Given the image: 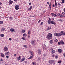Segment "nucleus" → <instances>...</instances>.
I'll return each mask as SVG.
<instances>
[{
    "instance_id": "34",
    "label": "nucleus",
    "mask_w": 65,
    "mask_h": 65,
    "mask_svg": "<svg viewBox=\"0 0 65 65\" xmlns=\"http://www.w3.org/2000/svg\"><path fill=\"white\" fill-rule=\"evenodd\" d=\"M59 16V17H61V14L60 13H58L57 14Z\"/></svg>"
},
{
    "instance_id": "25",
    "label": "nucleus",
    "mask_w": 65,
    "mask_h": 65,
    "mask_svg": "<svg viewBox=\"0 0 65 65\" xmlns=\"http://www.w3.org/2000/svg\"><path fill=\"white\" fill-rule=\"evenodd\" d=\"M53 40H52L50 41V43H51V44H52L53 43Z\"/></svg>"
},
{
    "instance_id": "32",
    "label": "nucleus",
    "mask_w": 65,
    "mask_h": 65,
    "mask_svg": "<svg viewBox=\"0 0 65 65\" xmlns=\"http://www.w3.org/2000/svg\"><path fill=\"white\" fill-rule=\"evenodd\" d=\"M5 30V28H2V29L1 30V31H4Z\"/></svg>"
},
{
    "instance_id": "4",
    "label": "nucleus",
    "mask_w": 65,
    "mask_h": 65,
    "mask_svg": "<svg viewBox=\"0 0 65 65\" xmlns=\"http://www.w3.org/2000/svg\"><path fill=\"white\" fill-rule=\"evenodd\" d=\"M51 6H52V3H50V4L49 5L48 8V10H50L51 9Z\"/></svg>"
},
{
    "instance_id": "24",
    "label": "nucleus",
    "mask_w": 65,
    "mask_h": 65,
    "mask_svg": "<svg viewBox=\"0 0 65 65\" xmlns=\"http://www.w3.org/2000/svg\"><path fill=\"white\" fill-rule=\"evenodd\" d=\"M0 36L1 37H4V34H1L0 35Z\"/></svg>"
},
{
    "instance_id": "1",
    "label": "nucleus",
    "mask_w": 65,
    "mask_h": 65,
    "mask_svg": "<svg viewBox=\"0 0 65 65\" xmlns=\"http://www.w3.org/2000/svg\"><path fill=\"white\" fill-rule=\"evenodd\" d=\"M52 34L51 33H49L48 34V36H47V38L49 39H52Z\"/></svg>"
},
{
    "instance_id": "58",
    "label": "nucleus",
    "mask_w": 65,
    "mask_h": 65,
    "mask_svg": "<svg viewBox=\"0 0 65 65\" xmlns=\"http://www.w3.org/2000/svg\"><path fill=\"white\" fill-rule=\"evenodd\" d=\"M29 5L30 6V5H31V3H29Z\"/></svg>"
},
{
    "instance_id": "33",
    "label": "nucleus",
    "mask_w": 65,
    "mask_h": 65,
    "mask_svg": "<svg viewBox=\"0 0 65 65\" xmlns=\"http://www.w3.org/2000/svg\"><path fill=\"white\" fill-rule=\"evenodd\" d=\"M25 59H26V58H24L22 59L21 60L22 61H24V60H25Z\"/></svg>"
},
{
    "instance_id": "5",
    "label": "nucleus",
    "mask_w": 65,
    "mask_h": 65,
    "mask_svg": "<svg viewBox=\"0 0 65 65\" xmlns=\"http://www.w3.org/2000/svg\"><path fill=\"white\" fill-rule=\"evenodd\" d=\"M60 33H61V35H62L63 36H64V35H65V32H64V31H61L60 32Z\"/></svg>"
},
{
    "instance_id": "41",
    "label": "nucleus",
    "mask_w": 65,
    "mask_h": 65,
    "mask_svg": "<svg viewBox=\"0 0 65 65\" xmlns=\"http://www.w3.org/2000/svg\"><path fill=\"white\" fill-rule=\"evenodd\" d=\"M58 45H61V43L60 42H58Z\"/></svg>"
},
{
    "instance_id": "60",
    "label": "nucleus",
    "mask_w": 65,
    "mask_h": 65,
    "mask_svg": "<svg viewBox=\"0 0 65 65\" xmlns=\"http://www.w3.org/2000/svg\"><path fill=\"white\" fill-rule=\"evenodd\" d=\"M38 60H40V58H38Z\"/></svg>"
},
{
    "instance_id": "3",
    "label": "nucleus",
    "mask_w": 65,
    "mask_h": 65,
    "mask_svg": "<svg viewBox=\"0 0 65 65\" xmlns=\"http://www.w3.org/2000/svg\"><path fill=\"white\" fill-rule=\"evenodd\" d=\"M15 8L16 10H18L19 9V6L18 5H16Z\"/></svg>"
},
{
    "instance_id": "48",
    "label": "nucleus",
    "mask_w": 65,
    "mask_h": 65,
    "mask_svg": "<svg viewBox=\"0 0 65 65\" xmlns=\"http://www.w3.org/2000/svg\"><path fill=\"white\" fill-rule=\"evenodd\" d=\"M62 14H63L64 15H65V13L64 12H62Z\"/></svg>"
},
{
    "instance_id": "54",
    "label": "nucleus",
    "mask_w": 65,
    "mask_h": 65,
    "mask_svg": "<svg viewBox=\"0 0 65 65\" xmlns=\"http://www.w3.org/2000/svg\"><path fill=\"white\" fill-rule=\"evenodd\" d=\"M43 56H44V57H45V54H44L43 55Z\"/></svg>"
},
{
    "instance_id": "39",
    "label": "nucleus",
    "mask_w": 65,
    "mask_h": 65,
    "mask_svg": "<svg viewBox=\"0 0 65 65\" xmlns=\"http://www.w3.org/2000/svg\"><path fill=\"white\" fill-rule=\"evenodd\" d=\"M3 21H0V24H3Z\"/></svg>"
},
{
    "instance_id": "21",
    "label": "nucleus",
    "mask_w": 65,
    "mask_h": 65,
    "mask_svg": "<svg viewBox=\"0 0 65 65\" xmlns=\"http://www.w3.org/2000/svg\"><path fill=\"white\" fill-rule=\"evenodd\" d=\"M12 2H13L12 1H10L9 4V5L10 4H11L12 3Z\"/></svg>"
},
{
    "instance_id": "63",
    "label": "nucleus",
    "mask_w": 65,
    "mask_h": 65,
    "mask_svg": "<svg viewBox=\"0 0 65 65\" xmlns=\"http://www.w3.org/2000/svg\"><path fill=\"white\" fill-rule=\"evenodd\" d=\"M1 61H3V60L2 59H1Z\"/></svg>"
},
{
    "instance_id": "27",
    "label": "nucleus",
    "mask_w": 65,
    "mask_h": 65,
    "mask_svg": "<svg viewBox=\"0 0 65 65\" xmlns=\"http://www.w3.org/2000/svg\"><path fill=\"white\" fill-rule=\"evenodd\" d=\"M47 22L48 24H50L51 23V20H48Z\"/></svg>"
},
{
    "instance_id": "9",
    "label": "nucleus",
    "mask_w": 65,
    "mask_h": 65,
    "mask_svg": "<svg viewBox=\"0 0 65 65\" xmlns=\"http://www.w3.org/2000/svg\"><path fill=\"white\" fill-rule=\"evenodd\" d=\"M58 51L59 53H62V49H58Z\"/></svg>"
},
{
    "instance_id": "12",
    "label": "nucleus",
    "mask_w": 65,
    "mask_h": 65,
    "mask_svg": "<svg viewBox=\"0 0 65 65\" xmlns=\"http://www.w3.org/2000/svg\"><path fill=\"white\" fill-rule=\"evenodd\" d=\"M1 56L2 57H3V58H4V57H5V55H4V54L3 53H1Z\"/></svg>"
},
{
    "instance_id": "14",
    "label": "nucleus",
    "mask_w": 65,
    "mask_h": 65,
    "mask_svg": "<svg viewBox=\"0 0 65 65\" xmlns=\"http://www.w3.org/2000/svg\"><path fill=\"white\" fill-rule=\"evenodd\" d=\"M51 23L52 24H54L55 25L56 24L55 23V22L54 21H51Z\"/></svg>"
},
{
    "instance_id": "53",
    "label": "nucleus",
    "mask_w": 65,
    "mask_h": 65,
    "mask_svg": "<svg viewBox=\"0 0 65 65\" xmlns=\"http://www.w3.org/2000/svg\"><path fill=\"white\" fill-rule=\"evenodd\" d=\"M11 39H11V38H10L9 39V40L11 41Z\"/></svg>"
},
{
    "instance_id": "10",
    "label": "nucleus",
    "mask_w": 65,
    "mask_h": 65,
    "mask_svg": "<svg viewBox=\"0 0 65 65\" xmlns=\"http://www.w3.org/2000/svg\"><path fill=\"white\" fill-rule=\"evenodd\" d=\"M38 54L39 55H41V51L40 50H38Z\"/></svg>"
},
{
    "instance_id": "47",
    "label": "nucleus",
    "mask_w": 65,
    "mask_h": 65,
    "mask_svg": "<svg viewBox=\"0 0 65 65\" xmlns=\"http://www.w3.org/2000/svg\"><path fill=\"white\" fill-rule=\"evenodd\" d=\"M8 18H9V19H10V20H12V17H10Z\"/></svg>"
},
{
    "instance_id": "20",
    "label": "nucleus",
    "mask_w": 65,
    "mask_h": 65,
    "mask_svg": "<svg viewBox=\"0 0 65 65\" xmlns=\"http://www.w3.org/2000/svg\"><path fill=\"white\" fill-rule=\"evenodd\" d=\"M60 43H61L63 45L64 44V43L63 42V41H60Z\"/></svg>"
},
{
    "instance_id": "57",
    "label": "nucleus",
    "mask_w": 65,
    "mask_h": 65,
    "mask_svg": "<svg viewBox=\"0 0 65 65\" xmlns=\"http://www.w3.org/2000/svg\"><path fill=\"white\" fill-rule=\"evenodd\" d=\"M55 58H58V56H55Z\"/></svg>"
},
{
    "instance_id": "49",
    "label": "nucleus",
    "mask_w": 65,
    "mask_h": 65,
    "mask_svg": "<svg viewBox=\"0 0 65 65\" xmlns=\"http://www.w3.org/2000/svg\"><path fill=\"white\" fill-rule=\"evenodd\" d=\"M22 39H23V40H24L25 39V38L24 37H22Z\"/></svg>"
},
{
    "instance_id": "62",
    "label": "nucleus",
    "mask_w": 65,
    "mask_h": 65,
    "mask_svg": "<svg viewBox=\"0 0 65 65\" xmlns=\"http://www.w3.org/2000/svg\"><path fill=\"white\" fill-rule=\"evenodd\" d=\"M63 10H64V12H65V8H64V9Z\"/></svg>"
},
{
    "instance_id": "26",
    "label": "nucleus",
    "mask_w": 65,
    "mask_h": 65,
    "mask_svg": "<svg viewBox=\"0 0 65 65\" xmlns=\"http://www.w3.org/2000/svg\"><path fill=\"white\" fill-rule=\"evenodd\" d=\"M51 29V27H48V28H47V30H50Z\"/></svg>"
},
{
    "instance_id": "64",
    "label": "nucleus",
    "mask_w": 65,
    "mask_h": 65,
    "mask_svg": "<svg viewBox=\"0 0 65 65\" xmlns=\"http://www.w3.org/2000/svg\"><path fill=\"white\" fill-rule=\"evenodd\" d=\"M1 8H2V7H1V6H0V9H1Z\"/></svg>"
},
{
    "instance_id": "59",
    "label": "nucleus",
    "mask_w": 65,
    "mask_h": 65,
    "mask_svg": "<svg viewBox=\"0 0 65 65\" xmlns=\"http://www.w3.org/2000/svg\"><path fill=\"white\" fill-rule=\"evenodd\" d=\"M14 56H17V54H14Z\"/></svg>"
},
{
    "instance_id": "35",
    "label": "nucleus",
    "mask_w": 65,
    "mask_h": 65,
    "mask_svg": "<svg viewBox=\"0 0 65 65\" xmlns=\"http://www.w3.org/2000/svg\"><path fill=\"white\" fill-rule=\"evenodd\" d=\"M28 34H31V31H30L29 30H28Z\"/></svg>"
},
{
    "instance_id": "38",
    "label": "nucleus",
    "mask_w": 65,
    "mask_h": 65,
    "mask_svg": "<svg viewBox=\"0 0 65 65\" xmlns=\"http://www.w3.org/2000/svg\"><path fill=\"white\" fill-rule=\"evenodd\" d=\"M52 52L53 53H55V50H53L52 51Z\"/></svg>"
},
{
    "instance_id": "16",
    "label": "nucleus",
    "mask_w": 65,
    "mask_h": 65,
    "mask_svg": "<svg viewBox=\"0 0 65 65\" xmlns=\"http://www.w3.org/2000/svg\"><path fill=\"white\" fill-rule=\"evenodd\" d=\"M25 31H26L25 30H22L21 31V33H22L23 34L24 33V32H25Z\"/></svg>"
},
{
    "instance_id": "52",
    "label": "nucleus",
    "mask_w": 65,
    "mask_h": 65,
    "mask_svg": "<svg viewBox=\"0 0 65 65\" xmlns=\"http://www.w3.org/2000/svg\"><path fill=\"white\" fill-rule=\"evenodd\" d=\"M61 5V4H60L59 3H58L57 4V5Z\"/></svg>"
},
{
    "instance_id": "36",
    "label": "nucleus",
    "mask_w": 65,
    "mask_h": 65,
    "mask_svg": "<svg viewBox=\"0 0 65 65\" xmlns=\"http://www.w3.org/2000/svg\"><path fill=\"white\" fill-rule=\"evenodd\" d=\"M60 17L64 18V17H65V16L64 15L61 14V16H60Z\"/></svg>"
},
{
    "instance_id": "7",
    "label": "nucleus",
    "mask_w": 65,
    "mask_h": 65,
    "mask_svg": "<svg viewBox=\"0 0 65 65\" xmlns=\"http://www.w3.org/2000/svg\"><path fill=\"white\" fill-rule=\"evenodd\" d=\"M4 50L5 51H7L8 50V48L7 47L5 46L4 47Z\"/></svg>"
},
{
    "instance_id": "6",
    "label": "nucleus",
    "mask_w": 65,
    "mask_h": 65,
    "mask_svg": "<svg viewBox=\"0 0 65 65\" xmlns=\"http://www.w3.org/2000/svg\"><path fill=\"white\" fill-rule=\"evenodd\" d=\"M51 15H53V16H54V17H58V15H57L53 13H51Z\"/></svg>"
},
{
    "instance_id": "51",
    "label": "nucleus",
    "mask_w": 65,
    "mask_h": 65,
    "mask_svg": "<svg viewBox=\"0 0 65 65\" xmlns=\"http://www.w3.org/2000/svg\"><path fill=\"white\" fill-rule=\"evenodd\" d=\"M41 21V20H39V21H38V23H40V22Z\"/></svg>"
},
{
    "instance_id": "42",
    "label": "nucleus",
    "mask_w": 65,
    "mask_h": 65,
    "mask_svg": "<svg viewBox=\"0 0 65 65\" xmlns=\"http://www.w3.org/2000/svg\"><path fill=\"white\" fill-rule=\"evenodd\" d=\"M58 21H59L60 22H62V20L61 19H59L58 20Z\"/></svg>"
},
{
    "instance_id": "40",
    "label": "nucleus",
    "mask_w": 65,
    "mask_h": 65,
    "mask_svg": "<svg viewBox=\"0 0 65 65\" xmlns=\"http://www.w3.org/2000/svg\"><path fill=\"white\" fill-rule=\"evenodd\" d=\"M23 46L24 47H26V48H27V46L26 45H24Z\"/></svg>"
},
{
    "instance_id": "45",
    "label": "nucleus",
    "mask_w": 65,
    "mask_h": 65,
    "mask_svg": "<svg viewBox=\"0 0 65 65\" xmlns=\"http://www.w3.org/2000/svg\"><path fill=\"white\" fill-rule=\"evenodd\" d=\"M32 64H33V65H35V62H33L32 63Z\"/></svg>"
},
{
    "instance_id": "11",
    "label": "nucleus",
    "mask_w": 65,
    "mask_h": 65,
    "mask_svg": "<svg viewBox=\"0 0 65 65\" xmlns=\"http://www.w3.org/2000/svg\"><path fill=\"white\" fill-rule=\"evenodd\" d=\"M43 49L44 50H45V49L47 48L46 45H45V44L43 45Z\"/></svg>"
},
{
    "instance_id": "17",
    "label": "nucleus",
    "mask_w": 65,
    "mask_h": 65,
    "mask_svg": "<svg viewBox=\"0 0 65 65\" xmlns=\"http://www.w3.org/2000/svg\"><path fill=\"white\" fill-rule=\"evenodd\" d=\"M62 36L61 34L59 33H58L57 36Z\"/></svg>"
},
{
    "instance_id": "22",
    "label": "nucleus",
    "mask_w": 65,
    "mask_h": 65,
    "mask_svg": "<svg viewBox=\"0 0 65 65\" xmlns=\"http://www.w3.org/2000/svg\"><path fill=\"white\" fill-rule=\"evenodd\" d=\"M54 35L55 36H58V33H55L54 34Z\"/></svg>"
},
{
    "instance_id": "30",
    "label": "nucleus",
    "mask_w": 65,
    "mask_h": 65,
    "mask_svg": "<svg viewBox=\"0 0 65 65\" xmlns=\"http://www.w3.org/2000/svg\"><path fill=\"white\" fill-rule=\"evenodd\" d=\"M5 55H9V52H7L6 53Z\"/></svg>"
},
{
    "instance_id": "29",
    "label": "nucleus",
    "mask_w": 65,
    "mask_h": 65,
    "mask_svg": "<svg viewBox=\"0 0 65 65\" xmlns=\"http://www.w3.org/2000/svg\"><path fill=\"white\" fill-rule=\"evenodd\" d=\"M57 2H56V1H55V6H57Z\"/></svg>"
},
{
    "instance_id": "46",
    "label": "nucleus",
    "mask_w": 65,
    "mask_h": 65,
    "mask_svg": "<svg viewBox=\"0 0 65 65\" xmlns=\"http://www.w3.org/2000/svg\"><path fill=\"white\" fill-rule=\"evenodd\" d=\"M64 2V1L63 0H62V2H61L62 3H63Z\"/></svg>"
},
{
    "instance_id": "44",
    "label": "nucleus",
    "mask_w": 65,
    "mask_h": 65,
    "mask_svg": "<svg viewBox=\"0 0 65 65\" xmlns=\"http://www.w3.org/2000/svg\"><path fill=\"white\" fill-rule=\"evenodd\" d=\"M28 38H30V34H28Z\"/></svg>"
},
{
    "instance_id": "8",
    "label": "nucleus",
    "mask_w": 65,
    "mask_h": 65,
    "mask_svg": "<svg viewBox=\"0 0 65 65\" xmlns=\"http://www.w3.org/2000/svg\"><path fill=\"white\" fill-rule=\"evenodd\" d=\"M29 53L31 55V56H33V52L31 51H29Z\"/></svg>"
},
{
    "instance_id": "56",
    "label": "nucleus",
    "mask_w": 65,
    "mask_h": 65,
    "mask_svg": "<svg viewBox=\"0 0 65 65\" xmlns=\"http://www.w3.org/2000/svg\"><path fill=\"white\" fill-rule=\"evenodd\" d=\"M53 7H55V4H53Z\"/></svg>"
},
{
    "instance_id": "15",
    "label": "nucleus",
    "mask_w": 65,
    "mask_h": 65,
    "mask_svg": "<svg viewBox=\"0 0 65 65\" xmlns=\"http://www.w3.org/2000/svg\"><path fill=\"white\" fill-rule=\"evenodd\" d=\"M31 43L32 44V45H34V43H35V42H34V41H32L31 42Z\"/></svg>"
},
{
    "instance_id": "43",
    "label": "nucleus",
    "mask_w": 65,
    "mask_h": 65,
    "mask_svg": "<svg viewBox=\"0 0 65 65\" xmlns=\"http://www.w3.org/2000/svg\"><path fill=\"white\" fill-rule=\"evenodd\" d=\"M43 22H41L40 24L41 25H43Z\"/></svg>"
},
{
    "instance_id": "19",
    "label": "nucleus",
    "mask_w": 65,
    "mask_h": 65,
    "mask_svg": "<svg viewBox=\"0 0 65 65\" xmlns=\"http://www.w3.org/2000/svg\"><path fill=\"white\" fill-rule=\"evenodd\" d=\"M32 6H31L29 8L27 9V10L28 11L30 10H31V9H32Z\"/></svg>"
},
{
    "instance_id": "23",
    "label": "nucleus",
    "mask_w": 65,
    "mask_h": 65,
    "mask_svg": "<svg viewBox=\"0 0 65 65\" xmlns=\"http://www.w3.org/2000/svg\"><path fill=\"white\" fill-rule=\"evenodd\" d=\"M14 31V30L13 28H11L10 29V31L11 32H13Z\"/></svg>"
},
{
    "instance_id": "13",
    "label": "nucleus",
    "mask_w": 65,
    "mask_h": 65,
    "mask_svg": "<svg viewBox=\"0 0 65 65\" xmlns=\"http://www.w3.org/2000/svg\"><path fill=\"white\" fill-rule=\"evenodd\" d=\"M54 42H55V43H56L58 42V40L55 39H54Z\"/></svg>"
},
{
    "instance_id": "28",
    "label": "nucleus",
    "mask_w": 65,
    "mask_h": 65,
    "mask_svg": "<svg viewBox=\"0 0 65 65\" xmlns=\"http://www.w3.org/2000/svg\"><path fill=\"white\" fill-rule=\"evenodd\" d=\"M61 62H62V61H61V60H59L58 61V63H59V64H61Z\"/></svg>"
},
{
    "instance_id": "50",
    "label": "nucleus",
    "mask_w": 65,
    "mask_h": 65,
    "mask_svg": "<svg viewBox=\"0 0 65 65\" xmlns=\"http://www.w3.org/2000/svg\"><path fill=\"white\" fill-rule=\"evenodd\" d=\"M6 57L7 58V59L8 58H9V56H6Z\"/></svg>"
},
{
    "instance_id": "18",
    "label": "nucleus",
    "mask_w": 65,
    "mask_h": 65,
    "mask_svg": "<svg viewBox=\"0 0 65 65\" xmlns=\"http://www.w3.org/2000/svg\"><path fill=\"white\" fill-rule=\"evenodd\" d=\"M21 57L20 56H19L17 58V59H18L19 61V60H20L21 59Z\"/></svg>"
},
{
    "instance_id": "31",
    "label": "nucleus",
    "mask_w": 65,
    "mask_h": 65,
    "mask_svg": "<svg viewBox=\"0 0 65 65\" xmlns=\"http://www.w3.org/2000/svg\"><path fill=\"white\" fill-rule=\"evenodd\" d=\"M24 37H26L27 36V34H23Z\"/></svg>"
},
{
    "instance_id": "37",
    "label": "nucleus",
    "mask_w": 65,
    "mask_h": 65,
    "mask_svg": "<svg viewBox=\"0 0 65 65\" xmlns=\"http://www.w3.org/2000/svg\"><path fill=\"white\" fill-rule=\"evenodd\" d=\"M33 56H31L29 58H28V59H32V58H33Z\"/></svg>"
},
{
    "instance_id": "2",
    "label": "nucleus",
    "mask_w": 65,
    "mask_h": 65,
    "mask_svg": "<svg viewBox=\"0 0 65 65\" xmlns=\"http://www.w3.org/2000/svg\"><path fill=\"white\" fill-rule=\"evenodd\" d=\"M54 60H49L48 62L50 64H52V63H54Z\"/></svg>"
},
{
    "instance_id": "55",
    "label": "nucleus",
    "mask_w": 65,
    "mask_h": 65,
    "mask_svg": "<svg viewBox=\"0 0 65 65\" xmlns=\"http://www.w3.org/2000/svg\"><path fill=\"white\" fill-rule=\"evenodd\" d=\"M63 55H64V56L65 57V53H63Z\"/></svg>"
},
{
    "instance_id": "61",
    "label": "nucleus",
    "mask_w": 65,
    "mask_h": 65,
    "mask_svg": "<svg viewBox=\"0 0 65 65\" xmlns=\"http://www.w3.org/2000/svg\"><path fill=\"white\" fill-rule=\"evenodd\" d=\"M1 4H2V3L0 2V5H1Z\"/></svg>"
}]
</instances>
